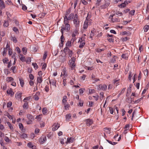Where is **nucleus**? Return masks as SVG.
Here are the masks:
<instances>
[{
    "mask_svg": "<svg viewBox=\"0 0 149 149\" xmlns=\"http://www.w3.org/2000/svg\"><path fill=\"white\" fill-rule=\"evenodd\" d=\"M126 6V3H125V2L123 3L122 4H121L119 5V7L121 8H123L125 7Z\"/></svg>",
    "mask_w": 149,
    "mask_h": 149,
    "instance_id": "38",
    "label": "nucleus"
},
{
    "mask_svg": "<svg viewBox=\"0 0 149 149\" xmlns=\"http://www.w3.org/2000/svg\"><path fill=\"white\" fill-rule=\"evenodd\" d=\"M3 141V139L1 138H0V143L2 146L4 145V143Z\"/></svg>",
    "mask_w": 149,
    "mask_h": 149,
    "instance_id": "46",
    "label": "nucleus"
},
{
    "mask_svg": "<svg viewBox=\"0 0 149 149\" xmlns=\"http://www.w3.org/2000/svg\"><path fill=\"white\" fill-rule=\"evenodd\" d=\"M46 141V138L45 136L42 135L40 138L39 142L40 143L42 144Z\"/></svg>",
    "mask_w": 149,
    "mask_h": 149,
    "instance_id": "4",
    "label": "nucleus"
},
{
    "mask_svg": "<svg viewBox=\"0 0 149 149\" xmlns=\"http://www.w3.org/2000/svg\"><path fill=\"white\" fill-rule=\"evenodd\" d=\"M64 107L65 110H67L69 109L70 107V105L69 104H64Z\"/></svg>",
    "mask_w": 149,
    "mask_h": 149,
    "instance_id": "25",
    "label": "nucleus"
},
{
    "mask_svg": "<svg viewBox=\"0 0 149 149\" xmlns=\"http://www.w3.org/2000/svg\"><path fill=\"white\" fill-rule=\"evenodd\" d=\"M42 112L44 115H45L47 112V108H43L42 109Z\"/></svg>",
    "mask_w": 149,
    "mask_h": 149,
    "instance_id": "29",
    "label": "nucleus"
},
{
    "mask_svg": "<svg viewBox=\"0 0 149 149\" xmlns=\"http://www.w3.org/2000/svg\"><path fill=\"white\" fill-rule=\"evenodd\" d=\"M7 123L10 129L11 130H13V127L12 126V125L9 122H7Z\"/></svg>",
    "mask_w": 149,
    "mask_h": 149,
    "instance_id": "36",
    "label": "nucleus"
},
{
    "mask_svg": "<svg viewBox=\"0 0 149 149\" xmlns=\"http://www.w3.org/2000/svg\"><path fill=\"white\" fill-rule=\"evenodd\" d=\"M149 29V25H145L143 28L144 31L145 32H146L148 31V29Z\"/></svg>",
    "mask_w": 149,
    "mask_h": 149,
    "instance_id": "20",
    "label": "nucleus"
},
{
    "mask_svg": "<svg viewBox=\"0 0 149 149\" xmlns=\"http://www.w3.org/2000/svg\"><path fill=\"white\" fill-rule=\"evenodd\" d=\"M116 15H118L119 14H120V16H122V13L121 12H119V11H117L116 12L115 14Z\"/></svg>",
    "mask_w": 149,
    "mask_h": 149,
    "instance_id": "57",
    "label": "nucleus"
},
{
    "mask_svg": "<svg viewBox=\"0 0 149 149\" xmlns=\"http://www.w3.org/2000/svg\"><path fill=\"white\" fill-rule=\"evenodd\" d=\"M62 75H63V76H66L67 73L65 70H63L61 76Z\"/></svg>",
    "mask_w": 149,
    "mask_h": 149,
    "instance_id": "40",
    "label": "nucleus"
},
{
    "mask_svg": "<svg viewBox=\"0 0 149 149\" xmlns=\"http://www.w3.org/2000/svg\"><path fill=\"white\" fill-rule=\"evenodd\" d=\"M22 97V93H17L15 95V97L17 99L20 98Z\"/></svg>",
    "mask_w": 149,
    "mask_h": 149,
    "instance_id": "16",
    "label": "nucleus"
},
{
    "mask_svg": "<svg viewBox=\"0 0 149 149\" xmlns=\"http://www.w3.org/2000/svg\"><path fill=\"white\" fill-rule=\"evenodd\" d=\"M12 105V103L11 102H9L7 103V107H10Z\"/></svg>",
    "mask_w": 149,
    "mask_h": 149,
    "instance_id": "52",
    "label": "nucleus"
},
{
    "mask_svg": "<svg viewBox=\"0 0 149 149\" xmlns=\"http://www.w3.org/2000/svg\"><path fill=\"white\" fill-rule=\"evenodd\" d=\"M13 30L16 34H18L19 33V31L18 29L16 27H13Z\"/></svg>",
    "mask_w": 149,
    "mask_h": 149,
    "instance_id": "26",
    "label": "nucleus"
},
{
    "mask_svg": "<svg viewBox=\"0 0 149 149\" xmlns=\"http://www.w3.org/2000/svg\"><path fill=\"white\" fill-rule=\"evenodd\" d=\"M4 140L6 142H9L10 141V140L8 137L7 136H6L5 137Z\"/></svg>",
    "mask_w": 149,
    "mask_h": 149,
    "instance_id": "48",
    "label": "nucleus"
},
{
    "mask_svg": "<svg viewBox=\"0 0 149 149\" xmlns=\"http://www.w3.org/2000/svg\"><path fill=\"white\" fill-rule=\"evenodd\" d=\"M69 51H70V49L67 47H65L63 50V52L65 53H66L67 51L69 52Z\"/></svg>",
    "mask_w": 149,
    "mask_h": 149,
    "instance_id": "45",
    "label": "nucleus"
},
{
    "mask_svg": "<svg viewBox=\"0 0 149 149\" xmlns=\"http://www.w3.org/2000/svg\"><path fill=\"white\" fill-rule=\"evenodd\" d=\"M74 16V14L72 13H71L69 15V16L68 17L66 16H65L64 18V20H65L66 21H67V22H69V20H70Z\"/></svg>",
    "mask_w": 149,
    "mask_h": 149,
    "instance_id": "6",
    "label": "nucleus"
},
{
    "mask_svg": "<svg viewBox=\"0 0 149 149\" xmlns=\"http://www.w3.org/2000/svg\"><path fill=\"white\" fill-rule=\"evenodd\" d=\"M22 9L24 10H25L27 9V7L24 5H22Z\"/></svg>",
    "mask_w": 149,
    "mask_h": 149,
    "instance_id": "61",
    "label": "nucleus"
},
{
    "mask_svg": "<svg viewBox=\"0 0 149 149\" xmlns=\"http://www.w3.org/2000/svg\"><path fill=\"white\" fill-rule=\"evenodd\" d=\"M23 107L24 109H27L28 107V103L26 102H25L23 106Z\"/></svg>",
    "mask_w": 149,
    "mask_h": 149,
    "instance_id": "21",
    "label": "nucleus"
},
{
    "mask_svg": "<svg viewBox=\"0 0 149 149\" xmlns=\"http://www.w3.org/2000/svg\"><path fill=\"white\" fill-rule=\"evenodd\" d=\"M16 68L15 66H12L10 68L11 70L12 71L13 73H15L16 72Z\"/></svg>",
    "mask_w": 149,
    "mask_h": 149,
    "instance_id": "35",
    "label": "nucleus"
},
{
    "mask_svg": "<svg viewBox=\"0 0 149 149\" xmlns=\"http://www.w3.org/2000/svg\"><path fill=\"white\" fill-rule=\"evenodd\" d=\"M118 21V19L117 18H113V19L112 20V22H117Z\"/></svg>",
    "mask_w": 149,
    "mask_h": 149,
    "instance_id": "55",
    "label": "nucleus"
},
{
    "mask_svg": "<svg viewBox=\"0 0 149 149\" xmlns=\"http://www.w3.org/2000/svg\"><path fill=\"white\" fill-rule=\"evenodd\" d=\"M8 61V59L6 58H5L3 59V61L4 63H7V62Z\"/></svg>",
    "mask_w": 149,
    "mask_h": 149,
    "instance_id": "51",
    "label": "nucleus"
},
{
    "mask_svg": "<svg viewBox=\"0 0 149 149\" xmlns=\"http://www.w3.org/2000/svg\"><path fill=\"white\" fill-rule=\"evenodd\" d=\"M27 117L29 120H32L33 119V116L30 114H28L27 115Z\"/></svg>",
    "mask_w": 149,
    "mask_h": 149,
    "instance_id": "23",
    "label": "nucleus"
},
{
    "mask_svg": "<svg viewBox=\"0 0 149 149\" xmlns=\"http://www.w3.org/2000/svg\"><path fill=\"white\" fill-rule=\"evenodd\" d=\"M64 24L62 25L61 27V33L63 32L64 31H68L70 30V26L69 23V22L66 21L65 20H64Z\"/></svg>",
    "mask_w": 149,
    "mask_h": 149,
    "instance_id": "1",
    "label": "nucleus"
},
{
    "mask_svg": "<svg viewBox=\"0 0 149 149\" xmlns=\"http://www.w3.org/2000/svg\"><path fill=\"white\" fill-rule=\"evenodd\" d=\"M85 42L84 40H81L80 41V44L79 46L80 48H82L85 45Z\"/></svg>",
    "mask_w": 149,
    "mask_h": 149,
    "instance_id": "14",
    "label": "nucleus"
},
{
    "mask_svg": "<svg viewBox=\"0 0 149 149\" xmlns=\"http://www.w3.org/2000/svg\"><path fill=\"white\" fill-rule=\"evenodd\" d=\"M69 53V56L70 57H71L72 56V55L73 54L72 51L70 50L68 52Z\"/></svg>",
    "mask_w": 149,
    "mask_h": 149,
    "instance_id": "54",
    "label": "nucleus"
},
{
    "mask_svg": "<svg viewBox=\"0 0 149 149\" xmlns=\"http://www.w3.org/2000/svg\"><path fill=\"white\" fill-rule=\"evenodd\" d=\"M52 127H53L52 128V130L55 131L58 129L59 127V124L58 123H54Z\"/></svg>",
    "mask_w": 149,
    "mask_h": 149,
    "instance_id": "7",
    "label": "nucleus"
},
{
    "mask_svg": "<svg viewBox=\"0 0 149 149\" xmlns=\"http://www.w3.org/2000/svg\"><path fill=\"white\" fill-rule=\"evenodd\" d=\"M49 82L50 84H52L53 86H56V81L55 80H53L52 81V82L50 81H49Z\"/></svg>",
    "mask_w": 149,
    "mask_h": 149,
    "instance_id": "30",
    "label": "nucleus"
},
{
    "mask_svg": "<svg viewBox=\"0 0 149 149\" xmlns=\"http://www.w3.org/2000/svg\"><path fill=\"white\" fill-rule=\"evenodd\" d=\"M42 80L43 79L42 77H37V84L38 83L40 84L41 82H42Z\"/></svg>",
    "mask_w": 149,
    "mask_h": 149,
    "instance_id": "10",
    "label": "nucleus"
},
{
    "mask_svg": "<svg viewBox=\"0 0 149 149\" xmlns=\"http://www.w3.org/2000/svg\"><path fill=\"white\" fill-rule=\"evenodd\" d=\"M19 80L20 81V83L21 87H23L24 84V80L22 79L19 78Z\"/></svg>",
    "mask_w": 149,
    "mask_h": 149,
    "instance_id": "22",
    "label": "nucleus"
},
{
    "mask_svg": "<svg viewBox=\"0 0 149 149\" xmlns=\"http://www.w3.org/2000/svg\"><path fill=\"white\" fill-rule=\"evenodd\" d=\"M142 98H141L136 100L133 101V102L134 103H138L139 102L142 100Z\"/></svg>",
    "mask_w": 149,
    "mask_h": 149,
    "instance_id": "41",
    "label": "nucleus"
},
{
    "mask_svg": "<svg viewBox=\"0 0 149 149\" xmlns=\"http://www.w3.org/2000/svg\"><path fill=\"white\" fill-rule=\"evenodd\" d=\"M135 12V10H132L129 12V13L130 14L133 15H134Z\"/></svg>",
    "mask_w": 149,
    "mask_h": 149,
    "instance_id": "50",
    "label": "nucleus"
},
{
    "mask_svg": "<svg viewBox=\"0 0 149 149\" xmlns=\"http://www.w3.org/2000/svg\"><path fill=\"white\" fill-rule=\"evenodd\" d=\"M5 5L3 0H0V9H3L5 8Z\"/></svg>",
    "mask_w": 149,
    "mask_h": 149,
    "instance_id": "9",
    "label": "nucleus"
},
{
    "mask_svg": "<svg viewBox=\"0 0 149 149\" xmlns=\"http://www.w3.org/2000/svg\"><path fill=\"white\" fill-rule=\"evenodd\" d=\"M32 65L33 66L35 70L37 69L38 68V66L36 63H32Z\"/></svg>",
    "mask_w": 149,
    "mask_h": 149,
    "instance_id": "33",
    "label": "nucleus"
},
{
    "mask_svg": "<svg viewBox=\"0 0 149 149\" xmlns=\"http://www.w3.org/2000/svg\"><path fill=\"white\" fill-rule=\"evenodd\" d=\"M7 93L8 94H9L10 95H12L14 94V93H13V91H12V89H10L9 90H8L7 91Z\"/></svg>",
    "mask_w": 149,
    "mask_h": 149,
    "instance_id": "19",
    "label": "nucleus"
},
{
    "mask_svg": "<svg viewBox=\"0 0 149 149\" xmlns=\"http://www.w3.org/2000/svg\"><path fill=\"white\" fill-rule=\"evenodd\" d=\"M99 87L100 88H101V89L102 90L105 91L107 88V86L105 84L103 85L100 84L99 85Z\"/></svg>",
    "mask_w": 149,
    "mask_h": 149,
    "instance_id": "12",
    "label": "nucleus"
},
{
    "mask_svg": "<svg viewBox=\"0 0 149 149\" xmlns=\"http://www.w3.org/2000/svg\"><path fill=\"white\" fill-rule=\"evenodd\" d=\"M73 22L74 24H75L76 28L77 29H78L79 22L78 19V15L77 14L74 15L73 18Z\"/></svg>",
    "mask_w": 149,
    "mask_h": 149,
    "instance_id": "2",
    "label": "nucleus"
},
{
    "mask_svg": "<svg viewBox=\"0 0 149 149\" xmlns=\"http://www.w3.org/2000/svg\"><path fill=\"white\" fill-rule=\"evenodd\" d=\"M42 3L40 4L38 6V9L40 11H43V6L42 5Z\"/></svg>",
    "mask_w": 149,
    "mask_h": 149,
    "instance_id": "15",
    "label": "nucleus"
},
{
    "mask_svg": "<svg viewBox=\"0 0 149 149\" xmlns=\"http://www.w3.org/2000/svg\"><path fill=\"white\" fill-rule=\"evenodd\" d=\"M22 52L23 54H25L27 52V49L26 47H24L22 49Z\"/></svg>",
    "mask_w": 149,
    "mask_h": 149,
    "instance_id": "32",
    "label": "nucleus"
},
{
    "mask_svg": "<svg viewBox=\"0 0 149 149\" xmlns=\"http://www.w3.org/2000/svg\"><path fill=\"white\" fill-rule=\"evenodd\" d=\"M19 128L20 129H22L23 127V125L21 123H19Z\"/></svg>",
    "mask_w": 149,
    "mask_h": 149,
    "instance_id": "64",
    "label": "nucleus"
},
{
    "mask_svg": "<svg viewBox=\"0 0 149 149\" xmlns=\"http://www.w3.org/2000/svg\"><path fill=\"white\" fill-rule=\"evenodd\" d=\"M40 125L41 127H43L45 126V123L43 121H41L40 122Z\"/></svg>",
    "mask_w": 149,
    "mask_h": 149,
    "instance_id": "44",
    "label": "nucleus"
},
{
    "mask_svg": "<svg viewBox=\"0 0 149 149\" xmlns=\"http://www.w3.org/2000/svg\"><path fill=\"white\" fill-rule=\"evenodd\" d=\"M11 39L15 43H16L17 42V40L16 38L15 37H12Z\"/></svg>",
    "mask_w": 149,
    "mask_h": 149,
    "instance_id": "37",
    "label": "nucleus"
},
{
    "mask_svg": "<svg viewBox=\"0 0 149 149\" xmlns=\"http://www.w3.org/2000/svg\"><path fill=\"white\" fill-rule=\"evenodd\" d=\"M61 33L62 35L61 37V44L62 45V46H63L65 39L63 36V32H62Z\"/></svg>",
    "mask_w": 149,
    "mask_h": 149,
    "instance_id": "11",
    "label": "nucleus"
},
{
    "mask_svg": "<svg viewBox=\"0 0 149 149\" xmlns=\"http://www.w3.org/2000/svg\"><path fill=\"white\" fill-rule=\"evenodd\" d=\"M84 121L86 122V125L88 126H90L93 123V120L90 119H86Z\"/></svg>",
    "mask_w": 149,
    "mask_h": 149,
    "instance_id": "5",
    "label": "nucleus"
},
{
    "mask_svg": "<svg viewBox=\"0 0 149 149\" xmlns=\"http://www.w3.org/2000/svg\"><path fill=\"white\" fill-rule=\"evenodd\" d=\"M20 60L22 61H25V58L23 55L20 58Z\"/></svg>",
    "mask_w": 149,
    "mask_h": 149,
    "instance_id": "60",
    "label": "nucleus"
},
{
    "mask_svg": "<svg viewBox=\"0 0 149 149\" xmlns=\"http://www.w3.org/2000/svg\"><path fill=\"white\" fill-rule=\"evenodd\" d=\"M3 25L4 27H7L9 25V23L8 22L6 21H4Z\"/></svg>",
    "mask_w": 149,
    "mask_h": 149,
    "instance_id": "42",
    "label": "nucleus"
},
{
    "mask_svg": "<svg viewBox=\"0 0 149 149\" xmlns=\"http://www.w3.org/2000/svg\"><path fill=\"white\" fill-rule=\"evenodd\" d=\"M105 50V49H98L97 50V52H101L102 51H104Z\"/></svg>",
    "mask_w": 149,
    "mask_h": 149,
    "instance_id": "59",
    "label": "nucleus"
},
{
    "mask_svg": "<svg viewBox=\"0 0 149 149\" xmlns=\"http://www.w3.org/2000/svg\"><path fill=\"white\" fill-rule=\"evenodd\" d=\"M104 131L107 133L110 134L111 133L110 130L109 128L105 127L104 128Z\"/></svg>",
    "mask_w": 149,
    "mask_h": 149,
    "instance_id": "17",
    "label": "nucleus"
},
{
    "mask_svg": "<svg viewBox=\"0 0 149 149\" xmlns=\"http://www.w3.org/2000/svg\"><path fill=\"white\" fill-rule=\"evenodd\" d=\"M121 57L122 58L125 59H126L128 58L126 56L125 54H123L122 56Z\"/></svg>",
    "mask_w": 149,
    "mask_h": 149,
    "instance_id": "49",
    "label": "nucleus"
},
{
    "mask_svg": "<svg viewBox=\"0 0 149 149\" xmlns=\"http://www.w3.org/2000/svg\"><path fill=\"white\" fill-rule=\"evenodd\" d=\"M73 140L74 139L73 138H72L71 137L67 138V141L66 142V143H72L73 142Z\"/></svg>",
    "mask_w": 149,
    "mask_h": 149,
    "instance_id": "18",
    "label": "nucleus"
},
{
    "mask_svg": "<svg viewBox=\"0 0 149 149\" xmlns=\"http://www.w3.org/2000/svg\"><path fill=\"white\" fill-rule=\"evenodd\" d=\"M4 72L5 74L6 75H7L9 73L8 69H5L4 70Z\"/></svg>",
    "mask_w": 149,
    "mask_h": 149,
    "instance_id": "56",
    "label": "nucleus"
},
{
    "mask_svg": "<svg viewBox=\"0 0 149 149\" xmlns=\"http://www.w3.org/2000/svg\"><path fill=\"white\" fill-rule=\"evenodd\" d=\"M95 92V90L94 89H90L89 91V93L92 94Z\"/></svg>",
    "mask_w": 149,
    "mask_h": 149,
    "instance_id": "53",
    "label": "nucleus"
},
{
    "mask_svg": "<svg viewBox=\"0 0 149 149\" xmlns=\"http://www.w3.org/2000/svg\"><path fill=\"white\" fill-rule=\"evenodd\" d=\"M47 55V52L45 51V53L43 56V59L45 60L46 58Z\"/></svg>",
    "mask_w": 149,
    "mask_h": 149,
    "instance_id": "34",
    "label": "nucleus"
},
{
    "mask_svg": "<svg viewBox=\"0 0 149 149\" xmlns=\"http://www.w3.org/2000/svg\"><path fill=\"white\" fill-rule=\"evenodd\" d=\"M110 4L109 1L106 2L102 6V7L103 8H105L107 7Z\"/></svg>",
    "mask_w": 149,
    "mask_h": 149,
    "instance_id": "13",
    "label": "nucleus"
},
{
    "mask_svg": "<svg viewBox=\"0 0 149 149\" xmlns=\"http://www.w3.org/2000/svg\"><path fill=\"white\" fill-rule=\"evenodd\" d=\"M20 137L21 138L25 139L27 137V135L26 134L24 133L20 135Z\"/></svg>",
    "mask_w": 149,
    "mask_h": 149,
    "instance_id": "24",
    "label": "nucleus"
},
{
    "mask_svg": "<svg viewBox=\"0 0 149 149\" xmlns=\"http://www.w3.org/2000/svg\"><path fill=\"white\" fill-rule=\"evenodd\" d=\"M75 61V58L73 57L71 58V60L69 61L68 64L70 66L71 70H73L75 67V64H74Z\"/></svg>",
    "mask_w": 149,
    "mask_h": 149,
    "instance_id": "3",
    "label": "nucleus"
},
{
    "mask_svg": "<svg viewBox=\"0 0 149 149\" xmlns=\"http://www.w3.org/2000/svg\"><path fill=\"white\" fill-rule=\"evenodd\" d=\"M71 42L69 41H68L66 44V47H70L71 45Z\"/></svg>",
    "mask_w": 149,
    "mask_h": 149,
    "instance_id": "39",
    "label": "nucleus"
},
{
    "mask_svg": "<svg viewBox=\"0 0 149 149\" xmlns=\"http://www.w3.org/2000/svg\"><path fill=\"white\" fill-rule=\"evenodd\" d=\"M88 26V22H87L86 21L85 22L84 25V29H86Z\"/></svg>",
    "mask_w": 149,
    "mask_h": 149,
    "instance_id": "27",
    "label": "nucleus"
},
{
    "mask_svg": "<svg viewBox=\"0 0 149 149\" xmlns=\"http://www.w3.org/2000/svg\"><path fill=\"white\" fill-rule=\"evenodd\" d=\"M6 80L7 81L9 82L13 80V78L11 77H8L6 78Z\"/></svg>",
    "mask_w": 149,
    "mask_h": 149,
    "instance_id": "28",
    "label": "nucleus"
},
{
    "mask_svg": "<svg viewBox=\"0 0 149 149\" xmlns=\"http://www.w3.org/2000/svg\"><path fill=\"white\" fill-rule=\"evenodd\" d=\"M71 117V115L70 114H68L66 115V119L67 120H69Z\"/></svg>",
    "mask_w": 149,
    "mask_h": 149,
    "instance_id": "31",
    "label": "nucleus"
},
{
    "mask_svg": "<svg viewBox=\"0 0 149 149\" xmlns=\"http://www.w3.org/2000/svg\"><path fill=\"white\" fill-rule=\"evenodd\" d=\"M110 112L111 114H112L113 113V109L111 107H109Z\"/></svg>",
    "mask_w": 149,
    "mask_h": 149,
    "instance_id": "47",
    "label": "nucleus"
},
{
    "mask_svg": "<svg viewBox=\"0 0 149 149\" xmlns=\"http://www.w3.org/2000/svg\"><path fill=\"white\" fill-rule=\"evenodd\" d=\"M29 77L31 80H33L34 79V76L32 74H30L29 75Z\"/></svg>",
    "mask_w": 149,
    "mask_h": 149,
    "instance_id": "62",
    "label": "nucleus"
},
{
    "mask_svg": "<svg viewBox=\"0 0 149 149\" xmlns=\"http://www.w3.org/2000/svg\"><path fill=\"white\" fill-rule=\"evenodd\" d=\"M59 59L61 62H63L66 61V56L61 55L59 56Z\"/></svg>",
    "mask_w": 149,
    "mask_h": 149,
    "instance_id": "8",
    "label": "nucleus"
},
{
    "mask_svg": "<svg viewBox=\"0 0 149 149\" xmlns=\"http://www.w3.org/2000/svg\"><path fill=\"white\" fill-rule=\"evenodd\" d=\"M132 73L131 72H130V73H129V75L128 78V79L129 80H130V81H131V77H132Z\"/></svg>",
    "mask_w": 149,
    "mask_h": 149,
    "instance_id": "58",
    "label": "nucleus"
},
{
    "mask_svg": "<svg viewBox=\"0 0 149 149\" xmlns=\"http://www.w3.org/2000/svg\"><path fill=\"white\" fill-rule=\"evenodd\" d=\"M38 74L39 76V77H42V71H40L38 72Z\"/></svg>",
    "mask_w": 149,
    "mask_h": 149,
    "instance_id": "63",
    "label": "nucleus"
},
{
    "mask_svg": "<svg viewBox=\"0 0 149 149\" xmlns=\"http://www.w3.org/2000/svg\"><path fill=\"white\" fill-rule=\"evenodd\" d=\"M6 14L7 15V17H8V18H7L8 21V20H10V21L11 20L9 17L10 16V14L8 12H7Z\"/></svg>",
    "mask_w": 149,
    "mask_h": 149,
    "instance_id": "43",
    "label": "nucleus"
}]
</instances>
